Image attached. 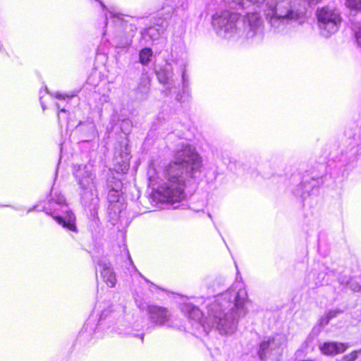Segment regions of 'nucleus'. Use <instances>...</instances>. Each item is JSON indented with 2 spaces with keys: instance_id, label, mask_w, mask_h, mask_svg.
Instances as JSON below:
<instances>
[{
  "instance_id": "obj_8",
  "label": "nucleus",
  "mask_w": 361,
  "mask_h": 361,
  "mask_svg": "<svg viewBox=\"0 0 361 361\" xmlns=\"http://www.w3.org/2000/svg\"><path fill=\"white\" fill-rule=\"evenodd\" d=\"M114 184L115 187H112L108 192L107 200L110 205L120 202L122 194L123 183L121 179L114 178Z\"/></svg>"
},
{
  "instance_id": "obj_23",
  "label": "nucleus",
  "mask_w": 361,
  "mask_h": 361,
  "mask_svg": "<svg viewBox=\"0 0 361 361\" xmlns=\"http://www.w3.org/2000/svg\"><path fill=\"white\" fill-rule=\"evenodd\" d=\"M100 4H101L102 6L104 8H106V7H105V5H104L103 3H102V2H101Z\"/></svg>"
},
{
  "instance_id": "obj_26",
  "label": "nucleus",
  "mask_w": 361,
  "mask_h": 361,
  "mask_svg": "<svg viewBox=\"0 0 361 361\" xmlns=\"http://www.w3.org/2000/svg\"><path fill=\"white\" fill-rule=\"evenodd\" d=\"M56 97H57V98H61V95H60V94H57V95H56Z\"/></svg>"
},
{
  "instance_id": "obj_7",
  "label": "nucleus",
  "mask_w": 361,
  "mask_h": 361,
  "mask_svg": "<svg viewBox=\"0 0 361 361\" xmlns=\"http://www.w3.org/2000/svg\"><path fill=\"white\" fill-rule=\"evenodd\" d=\"M150 318L159 325L164 324L169 320L168 310L166 307L151 306L149 307Z\"/></svg>"
},
{
  "instance_id": "obj_17",
  "label": "nucleus",
  "mask_w": 361,
  "mask_h": 361,
  "mask_svg": "<svg viewBox=\"0 0 361 361\" xmlns=\"http://www.w3.org/2000/svg\"><path fill=\"white\" fill-rule=\"evenodd\" d=\"M202 316V312L198 307H192L189 311V318L192 320L200 321Z\"/></svg>"
},
{
  "instance_id": "obj_1",
  "label": "nucleus",
  "mask_w": 361,
  "mask_h": 361,
  "mask_svg": "<svg viewBox=\"0 0 361 361\" xmlns=\"http://www.w3.org/2000/svg\"><path fill=\"white\" fill-rule=\"evenodd\" d=\"M202 166L201 157L190 147H185L176 152L175 159L166 169L167 180L171 181L184 180L182 178L186 173H193Z\"/></svg>"
},
{
  "instance_id": "obj_3",
  "label": "nucleus",
  "mask_w": 361,
  "mask_h": 361,
  "mask_svg": "<svg viewBox=\"0 0 361 361\" xmlns=\"http://www.w3.org/2000/svg\"><path fill=\"white\" fill-rule=\"evenodd\" d=\"M318 25L321 34L329 37L337 32L341 18L338 12L329 7H323L317 11Z\"/></svg>"
},
{
  "instance_id": "obj_25",
  "label": "nucleus",
  "mask_w": 361,
  "mask_h": 361,
  "mask_svg": "<svg viewBox=\"0 0 361 361\" xmlns=\"http://www.w3.org/2000/svg\"><path fill=\"white\" fill-rule=\"evenodd\" d=\"M182 77H183V80H185V73H183Z\"/></svg>"
},
{
  "instance_id": "obj_22",
  "label": "nucleus",
  "mask_w": 361,
  "mask_h": 361,
  "mask_svg": "<svg viewBox=\"0 0 361 361\" xmlns=\"http://www.w3.org/2000/svg\"><path fill=\"white\" fill-rule=\"evenodd\" d=\"M301 361H315L314 360H312V359H307V360H302Z\"/></svg>"
},
{
  "instance_id": "obj_18",
  "label": "nucleus",
  "mask_w": 361,
  "mask_h": 361,
  "mask_svg": "<svg viewBox=\"0 0 361 361\" xmlns=\"http://www.w3.org/2000/svg\"><path fill=\"white\" fill-rule=\"evenodd\" d=\"M130 166V162L129 161H123L122 164H120L119 163H117L116 165V167L117 168V170H120L123 172H125L128 170Z\"/></svg>"
},
{
  "instance_id": "obj_9",
  "label": "nucleus",
  "mask_w": 361,
  "mask_h": 361,
  "mask_svg": "<svg viewBox=\"0 0 361 361\" xmlns=\"http://www.w3.org/2000/svg\"><path fill=\"white\" fill-rule=\"evenodd\" d=\"M101 276L103 279V281L106 284L107 286L110 288L115 286L116 283V276L113 271L112 268L109 265L106 264H102Z\"/></svg>"
},
{
  "instance_id": "obj_21",
  "label": "nucleus",
  "mask_w": 361,
  "mask_h": 361,
  "mask_svg": "<svg viewBox=\"0 0 361 361\" xmlns=\"http://www.w3.org/2000/svg\"><path fill=\"white\" fill-rule=\"evenodd\" d=\"M334 316V312H329V314H328V319H330L331 317H333Z\"/></svg>"
},
{
  "instance_id": "obj_10",
  "label": "nucleus",
  "mask_w": 361,
  "mask_h": 361,
  "mask_svg": "<svg viewBox=\"0 0 361 361\" xmlns=\"http://www.w3.org/2000/svg\"><path fill=\"white\" fill-rule=\"evenodd\" d=\"M277 345L275 344L274 338H269L267 341H264L260 343L259 349L258 351L259 355L262 360L266 357L267 353L276 348Z\"/></svg>"
},
{
  "instance_id": "obj_15",
  "label": "nucleus",
  "mask_w": 361,
  "mask_h": 361,
  "mask_svg": "<svg viewBox=\"0 0 361 361\" xmlns=\"http://www.w3.org/2000/svg\"><path fill=\"white\" fill-rule=\"evenodd\" d=\"M247 21L252 28L258 27L261 22V18L258 13H252L247 16Z\"/></svg>"
},
{
  "instance_id": "obj_20",
  "label": "nucleus",
  "mask_w": 361,
  "mask_h": 361,
  "mask_svg": "<svg viewBox=\"0 0 361 361\" xmlns=\"http://www.w3.org/2000/svg\"><path fill=\"white\" fill-rule=\"evenodd\" d=\"M355 37L357 44L361 47V28H360L357 31H355Z\"/></svg>"
},
{
  "instance_id": "obj_16",
  "label": "nucleus",
  "mask_w": 361,
  "mask_h": 361,
  "mask_svg": "<svg viewBox=\"0 0 361 361\" xmlns=\"http://www.w3.org/2000/svg\"><path fill=\"white\" fill-rule=\"evenodd\" d=\"M360 353H361V348L353 350L349 353L344 355L340 359H337L336 361H355Z\"/></svg>"
},
{
  "instance_id": "obj_12",
  "label": "nucleus",
  "mask_w": 361,
  "mask_h": 361,
  "mask_svg": "<svg viewBox=\"0 0 361 361\" xmlns=\"http://www.w3.org/2000/svg\"><path fill=\"white\" fill-rule=\"evenodd\" d=\"M319 349L320 352L324 355H326V356L334 355L332 341H327V342H324V343H322L319 346Z\"/></svg>"
},
{
  "instance_id": "obj_14",
  "label": "nucleus",
  "mask_w": 361,
  "mask_h": 361,
  "mask_svg": "<svg viewBox=\"0 0 361 361\" xmlns=\"http://www.w3.org/2000/svg\"><path fill=\"white\" fill-rule=\"evenodd\" d=\"M334 355L342 354L347 350L349 345L347 343L332 341Z\"/></svg>"
},
{
  "instance_id": "obj_19",
  "label": "nucleus",
  "mask_w": 361,
  "mask_h": 361,
  "mask_svg": "<svg viewBox=\"0 0 361 361\" xmlns=\"http://www.w3.org/2000/svg\"><path fill=\"white\" fill-rule=\"evenodd\" d=\"M347 4L349 7L353 8H358L361 4V0H346Z\"/></svg>"
},
{
  "instance_id": "obj_4",
  "label": "nucleus",
  "mask_w": 361,
  "mask_h": 361,
  "mask_svg": "<svg viewBox=\"0 0 361 361\" xmlns=\"http://www.w3.org/2000/svg\"><path fill=\"white\" fill-rule=\"evenodd\" d=\"M238 20V14L225 11L214 16L212 25L219 36L226 38L236 30Z\"/></svg>"
},
{
  "instance_id": "obj_2",
  "label": "nucleus",
  "mask_w": 361,
  "mask_h": 361,
  "mask_svg": "<svg viewBox=\"0 0 361 361\" xmlns=\"http://www.w3.org/2000/svg\"><path fill=\"white\" fill-rule=\"evenodd\" d=\"M265 15L272 27H278L285 20L297 19L298 14L290 9L288 1L266 3Z\"/></svg>"
},
{
  "instance_id": "obj_13",
  "label": "nucleus",
  "mask_w": 361,
  "mask_h": 361,
  "mask_svg": "<svg viewBox=\"0 0 361 361\" xmlns=\"http://www.w3.org/2000/svg\"><path fill=\"white\" fill-rule=\"evenodd\" d=\"M152 55V51L149 48L142 49L140 51V62L143 65H147L150 61V57Z\"/></svg>"
},
{
  "instance_id": "obj_5",
  "label": "nucleus",
  "mask_w": 361,
  "mask_h": 361,
  "mask_svg": "<svg viewBox=\"0 0 361 361\" xmlns=\"http://www.w3.org/2000/svg\"><path fill=\"white\" fill-rule=\"evenodd\" d=\"M185 186V180L174 182L168 180V183L161 187L160 194L167 202H178L183 198Z\"/></svg>"
},
{
  "instance_id": "obj_6",
  "label": "nucleus",
  "mask_w": 361,
  "mask_h": 361,
  "mask_svg": "<svg viewBox=\"0 0 361 361\" xmlns=\"http://www.w3.org/2000/svg\"><path fill=\"white\" fill-rule=\"evenodd\" d=\"M47 213L51 216H52V218L63 228L74 233L78 232L76 226V216H75L72 210H67L66 212V216L64 218L59 215H55L54 213L52 212Z\"/></svg>"
},
{
  "instance_id": "obj_11",
  "label": "nucleus",
  "mask_w": 361,
  "mask_h": 361,
  "mask_svg": "<svg viewBox=\"0 0 361 361\" xmlns=\"http://www.w3.org/2000/svg\"><path fill=\"white\" fill-rule=\"evenodd\" d=\"M263 0H227V4L231 8L238 9L249 7L252 4H258Z\"/></svg>"
},
{
  "instance_id": "obj_24",
  "label": "nucleus",
  "mask_w": 361,
  "mask_h": 361,
  "mask_svg": "<svg viewBox=\"0 0 361 361\" xmlns=\"http://www.w3.org/2000/svg\"><path fill=\"white\" fill-rule=\"evenodd\" d=\"M235 305L238 306V297L235 299Z\"/></svg>"
}]
</instances>
